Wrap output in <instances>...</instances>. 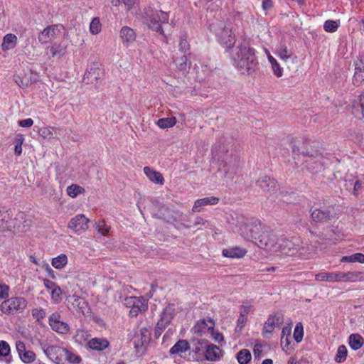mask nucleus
Wrapping results in <instances>:
<instances>
[{
	"instance_id": "1",
	"label": "nucleus",
	"mask_w": 364,
	"mask_h": 364,
	"mask_svg": "<svg viewBox=\"0 0 364 364\" xmlns=\"http://www.w3.org/2000/svg\"><path fill=\"white\" fill-rule=\"evenodd\" d=\"M231 58L235 67L241 74L250 75L257 69L255 50L247 42L239 44L233 50Z\"/></svg>"
},
{
	"instance_id": "2",
	"label": "nucleus",
	"mask_w": 364,
	"mask_h": 364,
	"mask_svg": "<svg viewBox=\"0 0 364 364\" xmlns=\"http://www.w3.org/2000/svg\"><path fill=\"white\" fill-rule=\"evenodd\" d=\"M168 13L161 10L149 9L145 13V23L154 31L164 35L162 24L168 21Z\"/></svg>"
},
{
	"instance_id": "3",
	"label": "nucleus",
	"mask_w": 364,
	"mask_h": 364,
	"mask_svg": "<svg viewBox=\"0 0 364 364\" xmlns=\"http://www.w3.org/2000/svg\"><path fill=\"white\" fill-rule=\"evenodd\" d=\"M28 302L24 297L13 296L7 298L0 304V311L6 315H13L23 312L27 307Z\"/></svg>"
},
{
	"instance_id": "4",
	"label": "nucleus",
	"mask_w": 364,
	"mask_h": 364,
	"mask_svg": "<svg viewBox=\"0 0 364 364\" xmlns=\"http://www.w3.org/2000/svg\"><path fill=\"white\" fill-rule=\"evenodd\" d=\"M230 144L228 143L226 140H220L217 141L212 148V154L213 157L215 160L218 161H221L222 163L219 167V171H222L223 169L225 171L224 177L228 176V172L225 168L226 166V161L228 160V154L230 152Z\"/></svg>"
},
{
	"instance_id": "5",
	"label": "nucleus",
	"mask_w": 364,
	"mask_h": 364,
	"mask_svg": "<svg viewBox=\"0 0 364 364\" xmlns=\"http://www.w3.org/2000/svg\"><path fill=\"white\" fill-rule=\"evenodd\" d=\"M218 42L227 48H231L235 43V35L230 23H221L215 30Z\"/></svg>"
},
{
	"instance_id": "6",
	"label": "nucleus",
	"mask_w": 364,
	"mask_h": 364,
	"mask_svg": "<svg viewBox=\"0 0 364 364\" xmlns=\"http://www.w3.org/2000/svg\"><path fill=\"white\" fill-rule=\"evenodd\" d=\"M258 247L272 252H277V243L276 236L270 232L262 231L255 242Z\"/></svg>"
},
{
	"instance_id": "7",
	"label": "nucleus",
	"mask_w": 364,
	"mask_h": 364,
	"mask_svg": "<svg viewBox=\"0 0 364 364\" xmlns=\"http://www.w3.org/2000/svg\"><path fill=\"white\" fill-rule=\"evenodd\" d=\"M125 305L129 307V316H136L139 314L145 312L148 309L147 300L143 296H129L125 299Z\"/></svg>"
},
{
	"instance_id": "8",
	"label": "nucleus",
	"mask_w": 364,
	"mask_h": 364,
	"mask_svg": "<svg viewBox=\"0 0 364 364\" xmlns=\"http://www.w3.org/2000/svg\"><path fill=\"white\" fill-rule=\"evenodd\" d=\"M64 28L62 25H52L45 28L38 36L41 44L48 43L61 36Z\"/></svg>"
},
{
	"instance_id": "9",
	"label": "nucleus",
	"mask_w": 364,
	"mask_h": 364,
	"mask_svg": "<svg viewBox=\"0 0 364 364\" xmlns=\"http://www.w3.org/2000/svg\"><path fill=\"white\" fill-rule=\"evenodd\" d=\"M240 234L248 240L257 241L258 236L262 233V227L259 221H255L252 224H245L240 227Z\"/></svg>"
},
{
	"instance_id": "10",
	"label": "nucleus",
	"mask_w": 364,
	"mask_h": 364,
	"mask_svg": "<svg viewBox=\"0 0 364 364\" xmlns=\"http://www.w3.org/2000/svg\"><path fill=\"white\" fill-rule=\"evenodd\" d=\"M48 323L51 329L59 334H66L70 331L69 325L61 320V315L58 312H54L49 316Z\"/></svg>"
},
{
	"instance_id": "11",
	"label": "nucleus",
	"mask_w": 364,
	"mask_h": 364,
	"mask_svg": "<svg viewBox=\"0 0 364 364\" xmlns=\"http://www.w3.org/2000/svg\"><path fill=\"white\" fill-rule=\"evenodd\" d=\"M68 42L66 40H62L60 42H53L50 46L46 48V53H50L53 58H61L67 53Z\"/></svg>"
},
{
	"instance_id": "12",
	"label": "nucleus",
	"mask_w": 364,
	"mask_h": 364,
	"mask_svg": "<svg viewBox=\"0 0 364 364\" xmlns=\"http://www.w3.org/2000/svg\"><path fill=\"white\" fill-rule=\"evenodd\" d=\"M70 309L75 310L77 314L87 315L90 312L87 302L82 297L77 295H72L68 299Z\"/></svg>"
},
{
	"instance_id": "13",
	"label": "nucleus",
	"mask_w": 364,
	"mask_h": 364,
	"mask_svg": "<svg viewBox=\"0 0 364 364\" xmlns=\"http://www.w3.org/2000/svg\"><path fill=\"white\" fill-rule=\"evenodd\" d=\"M89 220L82 214L73 218L68 224V228L77 234H81L88 228Z\"/></svg>"
},
{
	"instance_id": "14",
	"label": "nucleus",
	"mask_w": 364,
	"mask_h": 364,
	"mask_svg": "<svg viewBox=\"0 0 364 364\" xmlns=\"http://www.w3.org/2000/svg\"><path fill=\"white\" fill-rule=\"evenodd\" d=\"M257 183L264 192L269 194H273L278 190L277 182L274 178L267 176L260 177L257 180Z\"/></svg>"
},
{
	"instance_id": "15",
	"label": "nucleus",
	"mask_w": 364,
	"mask_h": 364,
	"mask_svg": "<svg viewBox=\"0 0 364 364\" xmlns=\"http://www.w3.org/2000/svg\"><path fill=\"white\" fill-rule=\"evenodd\" d=\"M176 312L174 304H170L167 305L161 315V318L157 323L156 328L162 330L172 320Z\"/></svg>"
},
{
	"instance_id": "16",
	"label": "nucleus",
	"mask_w": 364,
	"mask_h": 364,
	"mask_svg": "<svg viewBox=\"0 0 364 364\" xmlns=\"http://www.w3.org/2000/svg\"><path fill=\"white\" fill-rule=\"evenodd\" d=\"M215 322L210 318H203L197 321L194 326V331L200 335H205L214 329Z\"/></svg>"
},
{
	"instance_id": "17",
	"label": "nucleus",
	"mask_w": 364,
	"mask_h": 364,
	"mask_svg": "<svg viewBox=\"0 0 364 364\" xmlns=\"http://www.w3.org/2000/svg\"><path fill=\"white\" fill-rule=\"evenodd\" d=\"M299 239L292 238L289 239H280L278 240L277 248L278 252L282 251L285 254L289 253L291 250H300L299 247Z\"/></svg>"
},
{
	"instance_id": "18",
	"label": "nucleus",
	"mask_w": 364,
	"mask_h": 364,
	"mask_svg": "<svg viewBox=\"0 0 364 364\" xmlns=\"http://www.w3.org/2000/svg\"><path fill=\"white\" fill-rule=\"evenodd\" d=\"M119 38L123 46L129 47L136 41V35L132 28L124 26L119 31Z\"/></svg>"
},
{
	"instance_id": "19",
	"label": "nucleus",
	"mask_w": 364,
	"mask_h": 364,
	"mask_svg": "<svg viewBox=\"0 0 364 364\" xmlns=\"http://www.w3.org/2000/svg\"><path fill=\"white\" fill-rule=\"evenodd\" d=\"M283 323V316L279 314H274L269 316L264 325V332L271 333L276 327H279Z\"/></svg>"
},
{
	"instance_id": "20",
	"label": "nucleus",
	"mask_w": 364,
	"mask_h": 364,
	"mask_svg": "<svg viewBox=\"0 0 364 364\" xmlns=\"http://www.w3.org/2000/svg\"><path fill=\"white\" fill-rule=\"evenodd\" d=\"M64 349L57 346H49L44 349V353L50 360L59 364L62 361Z\"/></svg>"
},
{
	"instance_id": "21",
	"label": "nucleus",
	"mask_w": 364,
	"mask_h": 364,
	"mask_svg": "<svg viewBox=\"0 0 364 364\" xmlns=\"http://www.w3.org/2000/svg\"><path fill=\"white\" fill-rule=\"evenodd\" d=\"M191 348L188 342L186 340H179L170 349L169 353L171 355H176L181 358H184V354Z\"/></svg>"
},
{
	"instance_id": "22",
	"label": "nucleus",
	"mask_w": 364,
	"mask_h": 364,
	"mask_svg": "<svg viewBox=\"0 0 364 364\" xmlns=\"http://www.w3.org/2000/svg\"><path fill=\"white\" fill-rule=\"evenodd\" d=\"M102 74V72L99 67L92 66L85 72L83 80L86 83L94 84L101 77Z\"/></svg>"
},
{
	"instance_id": "23",
	"label": "nucleus",
	"mask_w": 364,
	"mask_h": 364,
	"mask_svg": "<svg viewBox=\"0 0 364 364\" xmlns=\"http://www.w3.org/2000/svg\"><path fill=\"white\" fill-rule=\"evenodd\" d=\"M109 342L104 338H93L88 341L87 346L96 351H102L109 347Z\"/></svg>"
},
{
	"instance_id": "24",
	"label": "nucleus",
	"mask_w": 364,
	"mask_h": 364,
	"mask_svg": "<svg viewBox=\"0 0 364 364\" xmlns=\"http://www.w3.org/2000/svg\"><path fill=\"white\" fill-rule=\"evenodd\" d=\"M222 350L215 345L210 344L206 346L205 357L208 360L217 361L223 357Z\"/></svg>"
},
{
	"instance_id": "25",
	"label": "nucleus",
	"mask_w": 364,
	"mask_h": 364,
	"mask_svg": "<svg viewBox=\"0 0 364 364\" xmlns=\"http://www.w3.org/2000/svg\"><path fill=\"white\" fill-rule=\"evenodd\" d=\"M364 82V61L358 60L355 63V73L353 82L355 85L359 86Z\"/></svg>"
},
{
	"instance_id": "26",
	"label": "nucleus",
	"mask_w": 364,
	"mask_h": 364,
	"mask_svg": "<svg viewBox=\"0 0 364 364\" xmlns=\"http://www.w3.org/2000/svg\"><path fill=\"white\" fill-rule=\"evenodd\" d=\"M274 53L284 61H287L292 55L291 50L288 48L286 43L282 40L276 46Z\"/></svg>"
},
{
	"instance_id": "27",
	"label": "nucleus",
	"mask_w": 364,
	"mask_h": 364,
	"mask_svg": "<svg viewBox=\"0 0 364 364\" xmlns=\"http://www.w3.org/2000/svg\"><path fill=\"white\" fill-rule=\"evenodd\" d=\"M219 202V198L215 196L206 197L200 199H198L195 201L193 206V212H200L201 207L206 206L208 205H215Z\"/></svg>"
},
{
	"instance_id": "28",
	"label": "nucleus",
	"mask_w": 364,
	"mask_h": 364,
	"mask_svg": "<svg viewBox=\"0 0 364 364\" xmlns=\"http://www.w3.org/2000/svg\"><path fill=\"white\" fill-rule=\"evenodd\" d=\"M353 114L359 119L364 117V91L359 95L358 100L353 102Z\"/></svg>"
},
{
	"instance_id": "29",
	"label": "nucleus",
	"mask_w": 364,
	"mask_h": 364,
	"mask_svg": "<svg viewBox=\"0 0 364 364\" xmlns=\"http://www.w3.org/2000/svg\"><path fill=\"white\" fill-rule=\"evenodd\" d=\"M144 173L151 182L160 185L164 184V179L161 173L149 166L144 168Z\"/></svg>"
},
{
	"instance_id": "30",
	"label": "nucleus",
	"mask_w": 364,
	"mask_h": 364,
	"mask_svg": "<svg viewBox=\"0 0 364 364\" xmlns=\"http://www.w3.org/2000/svg\"><path fill=\"white\" fill-rule=\"evenodd\" d=\"M18 38L16 35L13 33H8L3 38V41L1 45V50L4 52L10 50L16 47L17 45Z\"/></svg>"
},
{
	"instance_id": "31",
	"label": "nucleus",
	"mask_w": 364,
	"mask_h": 364,
	"mask_svg": "<svg viewBox=\"0 0 364 364\" xmlns=\"http://www.w3.org/2000/svg\"><path fill=\"white\" fill-rule=\"evenodd\" d=\"M311 216L315 222H325L331 219L330 212L327 209L316 208L311 212Z\"/></svg>"
},
{
	"instance_id": "32",
	"label": "nucleus",
	"mask_w": 364,
	"mask_h": 364,
	"mask_svg": "<svg viewBox=\"0 0 364 364\" xmlns=\"http://www.w3.org/2000/svg\"><path fill=\"white\" fill-rule=\"evenodd\" d=\"M140 339L134 341L136 348H140L147 344L151 338L150 329L147 327H141L139 330Z\"/></svg>"
},
{
	"instance_id": "33",
	"label": "nucleus",
	"mask_w": 364,
	"mask_h": 364,
	"mask_svg": "<svg viewBox=\"0 0 364 364\" xmlns=\"http://www.w3.org/2000/svg\"><path fill=\"white\" fill-rule=\"evenodd\" d=\"M246 253V250L240 247H234L223 250V255L224 257L231 258H242Z\"/></svg>"
},
{
	"instance_id": "34",
	"label": "nucleus",
	"mask_w": 364,
	"mask_h": 364,
	"mask_svg": "<svg viewBox=\"0 0 364 364\" xmlns=\"http://www.w3.org/2000/svg\"><path fill=\"white\" fill-rule=\"evenodd\" d=\"M11 360V348L9 344L5 341H0V361L10 363Z\"/></svg>"
},
{
	"instance_id": "35",
	"label": "nucleus",
	"mask_w": 364,
	"mask_h": 364,
	"mask_svg": "<svg viewBox=\"0 0 364 364\" xmlns=\"http://www.w3.org/2000/svg\"><path fill=\"white\" fill-rule=\"evenodd\" d=\"M318 282H337V272H321L315 275Z\"/></svg>"
},
{
	"instance_id": "36",
	"label": "nucleus",
	"mask_w": 364,
	"mask_h": 364,
	"mask_svg": "<svg viewBox=\"0 0 364 364\" xmlns=\"http://www.w3.org/2000/svg\"><path fill=\"white\" fill-rule=\"evenodd\" d=\"M68 262V257L65 254L62 253L55 257H53L51 260L52 266L57 269H63Z\"/></svg>"
},
{
	"instance_id": "37",
	"label": "nucleus",
	"mask_w": 364,
	"mask_h": 364,
	"mask_svg": "<svg viewBox=\"0 0 364 364\" xmlns=\"http://www.w3.org/2000/svg\"><path fill=\"white\" fill-rule=\"evenodd\" d=\"M90 338V333L85 329H77L75 335L74 336L75 342L80 345H83L86 342L87 343Z\"/></svg>"
},
{
	"instance_id": "38",
	"label": "nucleus",
	"mask_w": 364,
	"mask_h": 364,
	"mask_svg": "<svg viewBox=\"0 0 364 364\" xmlns=\"http://www.w3.org/2000/svg\"><path fill=\"white\" fill-rule=\"evenodd\" d=\"M364 344V339L359 334H351L349 336V346L350 347L356 350L360 349Z\"/></svg>"
},
{
	"instance_id": "39",
	"label": "nucleus",
	"mask_w": 364,
	"mask_h": 364,
	"mask_svg": "<svg viewBox=\"0 0 364 364\" xmlns=\"http://www.w3.org/2000/svg\"><path fill=\"white\" fill-rule=\"evenodd\" d=\"M236 358L240 364H247L252 359V354L248 349L244 348L237 353Z\"/></svg>"
},
{
	"instance_id": "40",
	"label": "nucleus",
	"mask_w": 364,
	"mask_h": 364,
	"mask_svg": "<svg viewBox=\"0 0 364 364\" xmlns=\"http://www.w3.org/2000/svg\"><path fill=\"white\" fill-rule=\"evenodd\" d=\"M341 262H359L364 263V255L362 253H355L351 255L343 256L341 259Z\"/></svg>"
},
{
	"instance_id": "41",
	"label": "nucleus",
	"mask_w": 364,
	"mask_h": 364,
	"mask_svg": "<svg viewBox=\"0 0 364 364\" xmlns=\"http://www.w3.org/2000/svg\"><path fill=\"white\" fill-rule=\"evenodd\" d=\"M176 124V119L174 117L159 119L156 124L161 129L173 127Z\"/></svg>"
},
{
	"instance_id": "42",
	"label": "nucleus",
	"mask_w": 364,
	"mask_h": 364,
	"mask_svg": "<svg viewBox=\"0 0 364 364\" xmlns=\"http://www.w3.org/2000/svg\"><path fill=\"white\" fill-rule=\"evenodd\" d=\"M66 192L71 198H75L79 194L83 193L85 192V189L77 184H72L67 188Z\"/></svg>"
},
{
	"instance_id": "43",
	"label": "nucleus",
	"mask_w": 364,
	"mask_h": 364,
	"mask_svg": "<svg viewBox=\"0 0 364 364\" xmlns=\"http://www.w3.org/2000/svg\"><path fill=\"white\" fill-rule=\"evenodd\" d=\"M177 68L181 71H186L190 68V63L186 55H183L175 60Z\"/></svg>"
},
{
	"instance_id": "44",
	"label": "nucleus",
	"mask_w": 364,
	"mask_h": 364,
	"mask_svg": "<svg viewBox=\"0 0 364 364\" xmlns=\"http://www.w3.org/2000/svg\"><path fill=\"white\" fill-rule=\"evenodd\" d=\"M340 21L333 20H327L323 23V29L328 33H333L337 31L339 27Z\"/></svg>"
},
{
	"instance_id": "45",
	"label": "nucleus",
	"mask_w": 364,
	"mask_h": 364,
	"mask_svg": "<svg viewBox=\"0 0 364 364\" xmlns=\"http://www.w3.org/2000/svg\"><path fill=\"white\" fill-rule=\"evenodd\" d=\"M348 354V350L346 347L343 345L340 346L338 348L336 355L335 356V361L337 363H342L343 362L347 357Z\"/></svg>"
},
{
	"instance_id": "46",
	"label": "nucleus",
	"mask_w": 364,
	"mask_h": 364,
	"mask_svg": "<svg viewBox=\"0 0 364 364\" xmlns=\"http://www.w3.org/2000/svg\"><path fill=\"white\" fill-rule=\"evenodd\" d=\"M364 282V271L349 272L348 282Z\"/></svg>"
},
{
	"instance_id": "47",
	"label": "nucleus",
	"mask_w": 364,
	"mask_h": 364,
	"mask_svg": "<svg viewBox=\"0 0 364 364\" xmlns=\"http://www.w3.org/2000/svg\"><path fill=\"white\" fill-rule=\"evenodd\" d=\"M63 356L67 361L71 363L77 364L81 361V358L79 355L68 350L67 348L64 349Z\"/></svg>"
},
{
	"instance_id": "48",
	"label": "nucleus",
	"mask_w": 364,
	"mask_h": 364,
	"mask_svg": "<svg viewBox=\"0 0 364 364\" xmlns=\"http://www.w3.org/2000/svg\"><path fill=\"white\" fill-rule=\"evenodd\" d=\"M269 63L272 66L273 73L278 77L283 75V68L278 63L277 60L274 58H269Z\"/></svg>"
},
{
	"instance_id": "49",
	"label": "nucleus",
	"mask_w": 364,
	"mask_h": 364,
	"mask_svg": "<svg viewBox=\"0 0 364 364\" xmlns=\"http://www.w3.org/2000/svg\"><path fill=\"white\" fill-rule=\"evenodd\" d=\"M102 25L98 18H94L90 24V31L93 35L98 34L101 31Z\"/></svg>"
},
{
	"instance_id": "50",
	"label": "nucleus",
	"mask_w": 364,
	"mask_h": 364,
	"mask_svg": "<svg viewBox=\"0 0 364 364\" xmlns=\"http://www.w3.org/2000/svg\"><path fill=\"white\" fill-rule=\"evenodd\" d=\"M303 336H304L303 326L301 323H298L294 328V338L297 343H299L302 341Z\"/></svg>"
},
{
	"instance_id": "51",
	"label": "nucleus",
	"mask_w": 364,
	"mask_h": 364,
	"mask_svg": "<svg viewBox=\"0 0 364 364\" xmlns=\"http://www.w3.org/2000/svg\"><path fill=\"white\" fill-rule=\"evenodd\" d=\"M24 141V137L22 134H18L15 138V154L19 156L22 152V144Z\"/></svg>"
},
{
	"instance_id": "52",
	"label": "nucleus",
	"mask_w": 364,
	"mask_h": 364,
	"mask_svg": "<svg viewBox=\"0 0 364 364\" xmlns=\"http://www.w3.org/2000/svg\"><path fill=\"white\" fill-rule=\"evenodd\" d=\"M62 291L59 286L55 287L53 290L50 291L51 299L53 303L58 304L61 299Z\"/></svg>"
},
{
	"instance_id": "53",
	"label": "nucleus",
	"mask_w": 364,
	"mask_h": 364,
	"mask_svg": "<svg viewBox=\"0 0 364 364\" xmlns=\"http://www.w3.org/2000/svg\"><path fill=\"white\" fill-rule=\"evenodd\" d=\"M20 357L24 363H31L36 359L35 353L31 350L24 351Z\"/></svg>"
},
{
	"instance_id": "54",
	"label": "nucleus",
	"mask_w": 364,
	"mask_h": 364,
	"mask_svg": "<svg viewBox=\"0 0 364 364\" xmlns=\"http://www.w3.org/2000/svg\"><path fill=\"white\" fill-rule=\"evenodd\" d=\"M110 230V227L107 225L104 220L98 223L97 226V231L102 235H106Z\"/></svg>"
},
{
	"instance_id": "55",
	"label": "nucleus",
	"mask_w": 364,
	"mask_h": 364,
	"mask_svg": "<svg viewBox=\"0 0 364 364\" xmlns=\"http://www.w3.org/2000/svg\"><path fill=\"white\" fill-rule=\"evenodd\" d=\"M9 287L5 283H3L2 282H0V299H6L9 296Z\"/></svg>"
},
{
	"instance_id": "56",
	"label": "nucleus",
	"mask_w": 364,
	"mask_h": 364,
	"mask_svg": "<svg viewBox=\"0 0 364 364\" xmlns=\"http://www.w3.org/2000/svg\"><path fill=\"white\" fill-rule=\"evenodd\" d=\"M178 48L180 50L184 53L189 50V43L185 36H181L180 37Z\"/></svg>"
},
{
	"instance_id": "57",
	"label": "nucleus",
	"mask_w": 364,
	"mask_h": 364,
	"mask_svg": "<svg viewBox=\"0 0 364 364\" xmlns=\"http://www.w3.org/2000/svg\"><path fill=\"white\" fill-rule=\"evenodd\" d=\"M253 353L255 360H259L264 356L262 346L261 344H256L253 348Z\"/></svg>"
},
{
	"instance_id": "58",
	"label": "nucleus",
	"mask_w": 364,
	"mask_h": 364,
	"mask_svg": "<svg viewBox=\"0 0 364 364\" xmlns=\"http://www.w3.org/2000/svg\"><path fill=\"white\" fill-rule=\"evenodd\" d=\"M46 311L41 308H36L32 310V316L37 320L43 319L46 317Z\"/></svg>"
},
{
	"instance_id": "59",
	"label": "nucleus",
	"mask_w": 364,
	"mask_h": 364,
	"mask_svg": "<svg viewBox=\"0 0 364 364\" xmlns=\"http://www.w3.org/2000/svg\"><path fill=\"white\" fill-rule=\"evenodd\" d=\"M54 127H45L40 130V134L43 138H50L53 134Z\"/></svg>"
},
{
	"instance_id": "60",
	"label": "nucleus",
	"mask_w": 364,
	"mask_h": 364,
	"mask_svg": "<svg viewBox=\"0 0 364 364\" xmlns=\"http://www.w3.org/2000/svg\"><path fill=\"white\" fill-rule=\"evenodd\" d=\"M210 336H211V338L215 342V343H221L223 342L224 341V337L223 336L218 332V331H215L214 329H213L210 332Z\"/></svg>"
},
{
	"instance_id": "61",
	"label": "nucleus",
	"mask_w": 364,
	"mask_h": 364,
	"mask_svg": "<svg viewBox=\"0 0 364 364\" xmlns=\"http://www.w3.org/2000/svg\"><path fill=\"white\" fill-rule=\"evenodd\" d=\"M291 343V336H281V346L284 350L287 351L289 350V345Z\"/></svg>"
},
{
	"instance_id": "62",
	"label": "nucleus",
	"mask_w": 364,
	"mask_h": 364,
	"mask_svg": "<svg viewBox=\"0 0 364 364\" xmlns=\"http://www.w3.org/2000/svg\"><path fill=\"white\" fill-rule=\"evenodd\" d=\"M349 272H337V282H348Z\"/></svg>"
},
{
	"instance_id": "63",
	"label": "nucleus",
	"mask_w": 364,
	"mask_h": 364,
	"mask_svg": "<svg viewBox=\"0 0 364 364\" xmlns=\"http://www.w3.org/2000/svg\"><path fill=\"white\" fill-rule=\"evenodd\" d=\"M252 306L250 304H244L241 306L240 316L247 318V316L251 311Z\"/></svg>"
},
{
	"instance_id": "64",
	"label": "nucleus",
	"mask_w": 364,
	"mask_h": 364,
	"mask_svg": "<svg viewBox=\"0 0 364 364\" xmlns=\"http://www.w3.org/2000/svg\"><path fill=\"white\" fill-rule=\"evenodd\" d=\"M33 121L31 118L18 121V125L21 127H30L33 125Z\"/></svg>"
}]
</instances>
